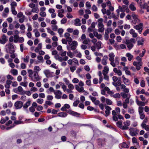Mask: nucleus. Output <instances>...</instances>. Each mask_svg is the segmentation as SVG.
<instances>
[{
    "label": "nucleus",
    "instance_id": "f257e3e1",
    "mask_svg": "<svg viewBox=\"0 0 149 149\" xmlns=\"http://www.w3.org/2000/svg\"><path fill=\"white\" fill-rule=\"evenodd\" d=\"M14 46L11 44L9 43L6 45V51L7 53L12 54L15 52Z\"/></svg>",
    "mask_w": 149,
    "mask_h": 149
},
{
    "label": "nucleus",
    "instance_id": "f03ea898",
    "mask_svg": "<svg viewBox=\"0 0 149 149\" xmlns=\"http://www.w3.org/2000/svg\"><path fill=\"white\" fill-rule=\"evenodd\" d=\"M33 74V76L34 77V78H33V76H32V78H31V80L32 81L36 82L39 81L40 79V78L39 75H38V72L34 71V74Z\"/></svg>",
    "mask_w": 149,
    "mask_h": 149
},
{
    "label": "nucleus",
    "instance_id": "7ed1b4c3",
    "mask_svg": "<svg viewBox=\"0 0 149 149\" xmlns=\"http://www.w3.org/2000/svg\"><path fill=\"white\" fill-rule=\"evenodd\" d=\"M143 24L142 23H140L139 24L136 25L134 26V28L138 30V32L141 34L143 30Z\"/></svg>",
    "mask_w": 149,
    "mask_h": 149
},
{
    "label": "nucleus",
    "instance_id": "20e7f679",
    "mask_svg": "<svg viewBox=\"0 0 149 149\" xmlns=\"http://www.w3.org/2000/svg\"><path fill=\"white\" fill-rule=\"evenodd\" d=\"M24 123L23 121L20 120H16L14 121L13 124V126L10 125L8 126L6 128L7 130H9L10 129L12 128L15 125H18L20 124H23Z\"/></svg>",
    "mask_w": 149,
    "mask_h": 149
},
{
    "label": "nucleus",
    "instance_id": "39448f33",
    "mask_svg": "<svg viewBox=\"0 0 149 149\" xmlns=\"http://www.w3.org/2000/svg\"><path fill=\"white\" fill-rule=\"evenodd\" d=\"M148 118H146L144 120L143 123L141 124V126L143 129H144L146 130H149V126L147 125L145 123L148 122Z\"/></svg>",
    "mask_w": 149,
    "mask_h": 149
},
{
    "label": "nucleus",
    "instance_id": "423d86ee",
    "mask_svg": "<svg viewBox=\"0 0 149 149\" xmlns=\"http://www.w3.org/2000/svg\"><path fill=\"white\" fill-rule=\"evenodd\" d=\"M23 103L22 101H18L16 102L14 104L15 108L17 109H20L23 106Z\"/></svg>",
    "mask_w": 149,
    "mask_h": 149
},
{
    "label": "nucleus",
    "instance_id": "0eeeda50",
    "mask_svg": "<svg viewBox=\"0 0 149 149\" xmlns=\"http://www.w3.org/2000/svg\"><path fill=\"white\" fill-rule=\"evenodd\" d=\"M68 113L74 116L77 117H79L80 114L76 112L73 111L71 110H68L67 111Z\"/></svg>",
    "mask_w": 149,
    "mask_h": 149
},
{
    "label": "nucleus",
    "instance_id": "6e6552de",
    "mask_svg": "<svg viewBox=\"0 0 149 149\" xmlns=\"http://www.w3.org/2000/svg\"><path fill=\"white\" fill-rule=\"evenodd\" d=\"M70 46L71 49L72 50H74L75 49L77 46L78 45L77 42L75 41H73L72 42L70 45H69Z\"/></svg>",
    "mask_w": 149,
    "mask_h": 149
},
{
    "label": "nucleus",
    "instance_id": "1a4fd4ad",
    "mask_svg": "<svg viewBox=\"0 0 149 149\" xmlns=\"http://www.w3.org/2000/svg\"><path fill=\"white\" fill-rule=\"evenodd\" d=\"M130 120H127L123 123L124 125L123 126V130H127L128 128V126L130 125Z\"/></svg>",
    "mask_w": 149,
    "mask_h": 149
},
{
    "label": "nucleus",
    "instance_id": "9d476101",
    "mask_svg": "<svg viewBox=\"0 0 149 149\" xmlns=\"http://www.w3.org/2000/svg\"><path fill=\"white\" fill-rule=\"evenodd\" d=\"M43 72L47 77H52L53 72H51L48 70H46L44 71Z\"/></svg>",
    "mask_w": 149,
    "mask_h": 149
},
{
    "label": "nucleus",
    "instance_id": "9b49d317",
    "mask_svg": "<svg viewBox=\"0 0 149 149\" xmlns=\"http://www.w3.org/2000/svg\"><path fill=\"white\" fill-rule=\"evenodd\" d=\"M136 42L134 39L131 38L130 39H126V40L125 43L126 44H134Z\"/></svg>",
    "mask_w": 149,
    "mask_h": 149
},
{
    "label": "nucleus",
    "instance_id": "f8f14e48",
    "mask_svg": "<svg viewBox=\"0 0 149 149\" xmlns=\"http://www.w3.org/2000/svg\"><path fill=\"white\" fill-rule=\"evenodd\" d=\"M98 31L100 32H103L104 31V25L103 24H98Z\"/></svg>",
    "mask_w": 149,
    "mask_h": 149
},
{
    "label": "nucleus",
    "instance_id": "ddd939ff",
    "mask_svg": "<svg viewBox=\"0 0 149 149\" xmlns=\"http://www.w3.org/2000/svg\"><path fill=\"white\" fill-rule=\"evenodd\" d=\"M106 142L105 139H100L97 140L98 144L99 145L102 146Z\"/></svg>",
    "mask_w": 149,
    "mask_h": 149
},
{
    "label": "nucleus",
    "instance_id": "4468645a",
    "mask_svg": "<svg viewBox=\"0 0 149 149\" xmlns=\"http://www.w3.org/2000/svg\"><path fill=\"white\" fill-rule=\"evenodd\" d=\"M107 56H104L102 60V63L104 65H106L107 64V61L108 59Z\"/></svg>",
    "mask_w": 149,
    "mask_h": 149
},
{
    "label": "nucleus",
    "instance_id": "2eb2a0df",
    "mask_svg": "<svg viewBox=\"0 0 149 149\" xmlns=\"http://www.w3.org/2000/svg\"><path fill=\"white\" fill-rule=\"evenodd\" d=\"M31 104V101L30 100H28V101L26 102L24 104V105H23V107L24 109H26L27 111H28V110L27 108L28 107L30 106Z\"/></svg>",
    "mask_w": 149,
    "mask_h": 149
},
{
    "label": "nucleus",
    "instance_id": "dca6fc26",
    "mask_svg": "<svg viewBox=\"0 0 149 149\" xmlns=\"http://www.w3.org/2000/svg\"><path fill=\"white\" fill-rule=\"evenodd\" d=\"M75 88L79 92H83L84 91L83 87H81L80 88L77 85H76L75 86Z\"/></svg>",
    "mask_w": 149,
    "mask_h": 149
},
{
    "label": "nucleus",
    "instance_id": "f3484780",
    "mask_svg": "<svg viewBox=\"0 0 149 149\" xmlns=\"http://www.w3.org/2000/svg\"><path fill=\"white\" fill-rule=\"evenodd\" d=\"M130 33L132 35V36L133 37L136 38L137 37V33L135 32L134 30L133 29H131L130 31Z\"/></svg>",
    "mask_w": 149,
    "mask_h": 149
},
{
    "label": "nucleus",
    "instance_id": "a211bd4d",
    "mask_svg": "<svg viewBox=\"0 0 149 149\" xmlns=\"http://www.w3.org/2000/svg\"><path fill=\"white\" fill-rule=\"evenodd\" d=\"M74 24L76 26H80L81 25V20L79 18H76L74 20Z\"/></svg>",
    "mask_w": 149,
    "mask_h": 149
},
{
    "label": "nucleus",
    "instance_id": "6ab92c4d",
    "mask_svg": "<svg viewBox=\"0 0 149 149\" xmlns=\"http://www.w3.org/2000/svg\"><path fill=\"white\" fill-rule=\"evenodd\" d=\"M109 61L111 62L114 61V58L115 56L114 53L113 52H111L109 54Z\"/></svg>",
    "mask_w": 149,
    "mask_h": 149
},
{
    "label": "nucleus",
    "instance_id": "aec40b11",
    "mask_svg": "<svg viewBox=\"0 0 149 149\" xmlns=\"http://www.w3.org/2000/svg\"><path fill=\"white\" fill-rule=\"evenodd\" d=\"M67 116V114L66 113L63 112H61L58 114V116L59 117H65Z\"/></svg>",
    "mask_w": 149,
    "mask_h": 149
},
{
    "label": "nucleus",
    "instance_id": "412c9836",
    "mask_svg": "<svg viewBox=\"0 0 149 149\" xmlns=\"http://www.w3.org/2000/svg\"><path fill=\"white\" fill-rule=\"evenodd\" d=\"M119 147L120 148H128L129 147L128 145L125 142H123L122 144L120 145Z\"/></svg>",
    "mask_w": 149,
    "mask_h": 149
},
{
    "label": "nucleus",
    "instance_id": "4be33fe9",
    "mask_svg": "<svg viewBox=\"0 0 149 149\" xmlns=\"http://www.w3.org/2000/svg\"><path fill=\"white\" fill-rule=\"evenodd\" d=\"M126 56L127 57H128V59L129 61H131L134 57L132 55V54L129 53H127Z\"/></svg>",
    "mask_w": 149,
    "mask_h": 149
},
{
    "label": "nucleus",
    "instance_id": "5701e85b",
    "mask_svg": "<svg viewBox=\"0 0 149 149\" xmlns=\"http://www.w3.org/2000/svg\"><path fill=\"white\" fill-rule=\"evenodd\" d=\"M1 39L2 41V44H5L7 40L6 36L4 35H3L2 36Z\"/></svg>",
    "mask_w": 149,
    "mask_h": 149
},
{
    "label": "nucleus",
    "instance_id": "b1692460",
    "mask_svg": "<svg viewBox=\"0 0 149 149\" xmlns=\"http://www.w3.org/2000/svg\"><path fill=\"white\" fill-rule=\"evenodd\" d=\"M116 125L117 126L120 128L122 130L123 128V126L122 125V121H119L116 123Z\"/></svg>",
    "mask_w": 149,
    "mask_h": 149
},
{
    "label": "nucleus",
    "instance_id": "393cba45",
    "mask_svg": "<svg viewBox=\"0 0 149 149\" xmlns=\"http://www.w3.org/2000/svg\"><path fill=\"white\" fill-rule=\"evenodd\" d=\"M137 131H130V134L132 136H134L138 134Z\"/></svg>",
    "mask_w": 149,
    "mask_h": 149
},
{
    "label": "nucleus",
    "instance_id": "a878e982",
    "mask_svg": "<svg viewBox=\"0 0 149 149\" xmlns=\"http://www.w3.org/2000/svg\"><path fill=\"white\" fill-rule=\"evenodd\" d=\"M129 95L124 92L120 93V95L123 98H127L129 96Z\"/></svg>",
    "mask_w": 149,
    "mask_h": 149
},
{
    "label": "nucleus",
    "instance_id": "bb28decb",
    "mask_svg": "<svg viewBox=\"0 0 149 149\" xmlns=\"http://www.w3.org/2000/svg\"><path fill=\"white\" fill-rule=\"evenodd\" d=\"M34 71L33 72L32 70L30 69L28 70V73L29 74V77L31 78L32 77V75L34 74Z\"/></svg>",
    "mask_w": 149,
    "mask_h": 149
},
{
    "label": "nucleus",
    "instance_id": "cd10ccee",
    "mask_svg": "<svg viewBox=\"0 0 149 149\" xmlns=\"http://www.w3.org/2000/svg\"><path fill=\"white\" fill-rule=\"evenodd\" d=\"M122 7L124 11H126L127 13H129V10L128 9V7L125 5L122 6Z\"/></svg>",
    "mask_w": 149,
    "mask_h": 149
},
{
    "label": "nucleus",
    "instance_id": "c85d7f7f",
    "mask_svg": "<svg viewBox=\"0 0 149 149\" xmlns=\"http://www.w3.org/2000/svg\"><path fill=\"white\" fill-rule=\"evenodd\" d=\"M111 96L115 98H120V95L119 93H116L113 95Z\"/></svg>",
    "mask_w": 149,
    "mask_h": 149
},
{
    "label": "nucleus",
    "instance_id": "c756f323",
    "mask_svg": "<svg viewBox=\"0 0 149 149\" xmlns=\"http://www.w3.org/2000/svg\"><path fill=\"white\" fill-rule=\"evenodd\" d=\"M102 42L100 41H98L96 44V46L97 48L98 49H100L101 48V45Z\"/></svg>",
    "mask_w": 149,
    "mask_h": 149
},
{
    "label": "nucleus",
    "instance_id": "7c9ffc66",
    "mask_svg": "<svg viewBox=\"0 0 149 149\" xmlns=\"http://www.w3.org/2000/svg\"><path fill=\"white\" fill-rule=\"evenodd\" d=\"M132 140L133 143H136L137 146H139V143L137 141V140L136 138L134 137H133L132 138Z\"/></svg>",
    "mask_w": 149,
    "mask_h": 149
},
{
    "label": "nucleus",
    "instance_id": "2f4dec72",
    "mask_svg": "<svg viewBox=\"0 0 149 149\" xmlns=\"http://www.w3.org/2000/svg\"><path fill=\"white\" fill-rule=\"evenodd\" d=\"M31 10L32 12L38 13L39 12V10L37 7H35V8H33Z\"/></svg>",
    "mask_w": 149,
    "mask_h": 149
},
{
    "label": "nucleus",
    "instance_id": "473e14b6",
    "mask_svg": "<svg viewBox=\"0 0 149 149\" xmlns=\"http://www.w3.org/2000/svg\"><path fill=\"white\" fill-rule=\"evenodd\" d=\"M137 104L138 106H144L145 105V103L144 102L141 101H137Z\"/></svg>",
    "mask_w": 149,
    "mask_h": 149
},
{
    "label": "nucleus",
    "instance_id": "72a5a7b5",
    "mask_svg": "<svg viewBox=\"0 0 149 149\" xmlns=\"http://www.w3.org/2000/svg\"><path fill=\"white\" fill-rule=\"evenodd\" d=\"M14 42L15 43H17L18 42V40L19 38V37L18 36L16 35H14Z\"/></svg>",
    "mask_w": 149,
    "mask_h": 149
},
{
    "label": "nucleus",
    "instance_id": "f704fd0d",
    "mask_svg": "<svg viewBox=\"0 0 149 149\" xmlns=\"http://www.w3.org/2000/svg\"><path fill=\"white\" fill-rule=\"evenodd\" d=\"M123 81L124 84L126 85H128L130 84L129 80L128 79L126 78L125 79L123 80Z\"/></svg>",
    "mask_w": 149,
    "mask_h": 149
},
{
    "label": "nucleus",
    "instance_id": "c9c22d12",
    "mask_svg": "<svg viewBox=\"0 0 149 149\" xmlns=\"http://www.w3.org/2000/svg\"><path fill=\"white\" fill-rule=\"evenodd\" d=\"M53 104V103L52 102L50 101H46L45 102V104H44V106H46V107H47V105H50Z\"/></svg>",
    "mask_w": 149,
    "mask_h": 149
},
{
    "label": "nucleus",
    "instance_id": "e433bc0d",
    "mask_svg": "<svg viewBox=\"0 0 149 149\" xmlns=\"http://www.w3.org/2000/svg\"><path fill=\"white\" fill-rule=\"evenodd\" d=\"M11 73L14 75H17L18 74L17 70L16 69H13L11 71Z\"/></svg>",
    "mask_w": 149,
    "mask_h": 149
},
{
    "label": "nucleus",
    "instance_id": "4c0bfd02",
    "mask_svg": "<svg viewBox=\"0 0 149 149\" xmlns=\"http://www.w3.org/2000/svg\"><path fill=\"white\" fill-rule=\"evenodd\" d=\"M109 71V68L107 66H105L104 68V70H103V71H104V73L107 74Z\"/></svg>",
    "mask_w": 149,
    "mask_h": 149
},
{
    "label": "nucleus",
    "instance_id": "58836bf2",
    "mask_svg": "<svg viewBox=\"0 0 149 149\" xmlns=\"http://www.w3.org/2000/svg\"><path fill=\"white\" fill-rule=\"evenodd\" d=\"M67 42H68L69 45H70L71 43H72V39L71 37L69 36V37L67 38L66 39Z\"/></svg>",
    "mask_w": 149,
    "mask_h": 149
},
{
    "label": "nucleus",
    "instance_id": "ea45409f",
    "mask_svg": "<svg viewBox=\"0 0 149 149\" xmlns=\"http://www.w3.org/2000/svg\"><path fill=\"white\" fill-rule=\"evenodd\" d=\"M47 32L48 33H50L53 36L55 35V33L52 31L49 28H47Z\"/></svg>",
    "mask_w": 149,
    "mask_h": 149
},
{
    "label": "nucleus",
    "instance_id": "a19ab883",
    "mask_svg": "<svg viewBox=\"0 0 149 149\" xmlns=\"http://www.w3.org/2000/svg\"><path fill=\"white\" fill-rule=\"evenodd\" d=\"M103 74L104 75V78L105 79L107 80V81H109V76L107 75V74L104 73V71H103Z\"/></svg>",
    "mask_w": 149,
    "mask_h": 149
},
{
    "label": "nucleus",
    "instance_id": "79ce46f5",
    "mask_svg": "<svg viewBox=\"0 0 149 149\" xmlns=\"http://www.w3.org/2000/svg\"><path fill=\"white\" fill-rule=\"evenodd\" d=\"M29 56L27 55L26 56L25 58H24V62L28 63L29 61Z\"/></svg>",
    "mask_w": 149,
    "mask_h": 149
},
{
    "label": "nucleus",
    "instance_id": "37998d69",
    "mask_svg": "<svg viewBox=\"0 0 149 149\" xmlns=\"http://www.w3.org/2000/svg\"><path fill=\"white\" fill-rule=\"evenodd\" d=\"M106 103L108 105H111L112 103V101L110 100L107 98L106 99Z\"/></svg>",
    "mask_w": 149,
    "mask_h": 149
},
{
    "label": "nucleus",
    "instance_id": "c03bdc74",
    "mask_svg": "<svg viewBox=\"0 0 149 149\" xmlns=\"http://www.w3.org/2000/svg\"><path fill=\"white\" fill-rule=\"evenodd\" d=\"M63 32V29L62 28L59 29L58 30V33L59 34L60 36L61 37L62 35V33Z\"/></svg>",
    "mask_w": 149,
    "mask_h": 149
},
{
    "label": "nucleus",
    "instance_id": "a18cd8bd",
    "mask_svg": "<svg viewBox=\"0 0 149 149\" xmlns=\"http://www.w3.org/2000/svg\"><path fill=\"white\" fill-rule=\"evenodd\" d=\"M26 94L28 96H29L31 95V93L29 91H24L23 92H22V94Z\"/></svg>",
    "mask_w": 149,
    "mask_h": 149
},
{
    "label": "nucleus",
    "instance_id": "49530a36",
    "mask_svg": "<svg viewBox=\"0 0 149 149\" xmlns=\"http://www.w3.org/2000/svg\"><path fill=\"white\" fill-rule=\"evenodd\" d=\"M25 17V16L24 15L23 17L20 18L19 19V22L21 23H23L24 21Z\"/></svg>",
    "mask_w": 149,
    "mask_h": 149
},
{
    "label": "nucleus",
    "instance_id": "de8ad7c7",
    "mask_svg": "<svg viewBox=\"0 0 149 149\" xmlns=\"http://www.w3.org/2000/svg\"><path fill=\"white\" fill-rule=\"evenodd\" d=\"M129 7L130 9L132 11H134L136 10L135 7L132 4H131L130 5Z\"/></svg>",
    "mask_w": 149,
    "mask_h": 149
},
{
    "label": "nucleus",
    "instance_id": "09e8293b",
    "mask_svg": "<svg viewBox=\"0 0 149 149\" xmlns=\"http://www.w3.org/2000/svg\"><path fill=\"white\" fill-rule=\"evenodd\" d=\"M27 25L28 26L27 31L28 32H30V31H31L32 30L31 26L29 23H27Z\"/></svg>",
    "mask_w": 149,
    "mask_h": 149
},
{
    "label": "nucleus",
    "instance_id": "8fccbe9b",
    "mask_svg": "<svg viewBox=\"0 0 149 149\" xmlns=\"http://www.w3.org/2000/svg\"><path fill=\"white\" fill-rule=\"evenodd\" d=\"M143 108L142 107H139V113H143Z\"/></svg>",
    "mask_w": 149,
    "mask_h": 149
},
{
    "label": "nucleus",
    "instance_id": "3c124183",
    "mask_svg": "<svg viewBox=\"0 0 149 149\" xmlns=\"http://www.w3.org/2000/svg\"><path fill=\"white\" fill-rule=\"evenodd\" d=\"M27 82L26 81H24V82H22L20 84V85L25 87H26L27 86Z\"/></svg>",
    "mask_w": 149,
    "mask_h": 149
},
{
    "label": "nucleus",
    "instance_id": "603ef678",
    "mask_svg": "<svg viewBox=\"0 0 149 149\" xmlns=\"http://www.w3.org/2000/svg\"><path fill=\"white\" fill-rule=\"evenodd\" d=\"M67 21V19L64 17L63 18L61 21V24H65Z\"/></svg>",
    "mask_w": 149,
    "mask_h": 149
},
{
    "label": "nucleus",
    "instance_id": "864d4df0",
    "mask_svg": "<svg viewBox=\"0 0 149 149\" xmlns=\"http://www.w3.org/2000/svg\"><path fill=\"white\" fill-rule=\"evenodd\" d=\"M5 79H6V77H5V76L2 75H0V82H3L5 81Z\"/></svg>",
    "mask_w": 149,
    "mask_h": 149
},
{
    "label": "nucleus",
    "instance_id": "5fc2aeb1",
    "mask_svg": "<svg viewBox=\"0 0 149 149\" xmlns=\"http://www.w3.org/2000/svg\"><path fill=\"white\" fill-rule=\"evenodd\" d=\"M130 95H129V96L128 97H127V98H126V99L125 100V102H124V103H126V104H129V103L130 102Z\"/></svg>",
    "mask_w": 149,
    "mask_h": 149
},
{
    "label": "nucleus",
    "instance_id": "6e6d98bb",
    "mask_svg": "<svg viewBox=\"0 0 149 149\" xmlns=\"http://www.w3.org/2000/svg\"><path fill=\"white\" fill-rule=\"evenodd\" d=\"M128 112L130 114H133L134 113V110L133 109L131 108H128Z\"/></svg>",
    "mask_w": 149,
    "mask_h": 149
},
{
    "label": "nucleus",
    "instance_id": "4d7b16f0",
    "mask_svg": "<svg viewBox=\"0 0 149 149\" xmlns=\"http://www.w3.org/2000/svg\"><path fill=\"white\" fill-rule=\"evenodd\" d=\"M54 93L55 95H61L62 94V92L60 90L55 91Z\"/></svg>",
    "mask_w": 149,
    "mask_h": 149
},
{
    "label": "nucleus",
    "instance_id": "13d9d810",
    "mask_svg": "<svg viewBox=\"0 0 149 149\" xmlns=\"http://www.w3.org/2000/svg\"><path fill=\"white\" fill-rule=\"evenodd\" d=\"M92 10L93 11L95 12L97 11V8L95 5H93L92 7Z\"/></svg>",
    "mask_w": 149,
    "mask_h": 149
},
{
    "label": "nucleus",
    "instance_id": "bf43d9fd",
    "mask_svg": "<svg viewBox=\"0 0 149 149\" xmlns=\"http://www.w3.org/2000/svg\"><path fill=\"white\" fill-rule=\"evenodd\" d=\"M134 19V24H136V23H139L140 21V20L138 18V17H136Z\"/></svg>",
    "mask_w": 149,
    "mask_h": 149
},
{
    "label": "nucleus",
    "instance_id": "052dcab7",
    "mask_svg": "<svg viewBox=\"0 0 149 149\" xmlns=\"http://www.w3.org/2000/svg\"><path fill=\"white\" fill-rule=\"evenodd\" d=\"M53 98V96L51 95H48L47 97V99L48 100H52Z\"/></svg>",
    "mask_w": 149,
    "mask_h": 149
},
{
    "label": "nucleus",
    "instance_id": "680f3d73",
    "mask_svg": "<svg viewBox=\"0 0 149 149\" xmlns=\"http://www.w3.org/2000/svg\"><path fill=\"white\" fill-rule=\"evenodd\" d=\"M86 6L87 8L88 9L90 8L91 6L90 3L88 1L86 2Z\"/></svg>",
    "mask_w": 149,
    "mask_h": 149
},
{
    "label": "nucleus",
    "instance_id": "e2e57ef3",
    "mask_svg": "<svg viewBox=\"0 0 149 149\" xmlns=\"http://www.w3.org/2000/svg\"><path fill=\"white\" fill-rule=\"evenodd\" d=\"M34 70L35 71L39 72L40 71V70L41 69L39 67V66H35L34 67Z\"/></svg>",
    "mask_w": 149,
    "mask_h": 149
},
{
    "label": "nucleus",
    "instance_id": "0e129e2a",
    "mask_svg": "<svg viewBox=\"0 0 149 149\" xmlns=\"http://www.w3.org/2000/svg\"><path fill=\"white\" fill-rule=\"evenodd\" d=\"M76 69V66H71L70 67V69L71 72H73Z\"/></svg>",
    "mask_w": 149,
    "mask_h": 149
},
{
    "label": "nucleus",
    "instance_id": "69168bd1",
    "mask_svg": "<svg viewBox=\"0 0 149 149\" xmlns=\"http://www.w3.org/2000/svg\"><path fill=\"white\" fill-rule=\"evenodd\" d=\"M79 31L77 29H75L73 31V34L75 35H77L79 34Z\"/></svg>",
    "mask_w": 149,
    "mask_h": 149
},
{
    "label": "nucleus",
    "instance_id": "338daca9",
    "mask_svg": "<svg viewBox=\"0 0 149 149\" xmlns=\"http://www.w3.org/2000/svg\"><path fill=\"white\" fill-rule=\"evenodd\" d=\"M67 54V55L71 58H72L74 56L73 54L70 51L68 52Z\"/></svg>",
    "mask_w": 149,
    "mask_h": 149
},
{
    "label": "nucleus",
    "instance_id": "774afa93",
    "mask_svg": "<svg viewBox=\"0 0 149 149\" xmlns=\"http://www.w3.org/2000/svg\"><path fill=\"white\" fill-rule=\"evenodd\" d=\"M149 33V29H146L145 31L144 32V33H143V35L145 36H146L147 35V34H148Z\"/></svg>",
    "mask_w": 149,
    "mask_h": 149
}]
</instances>
